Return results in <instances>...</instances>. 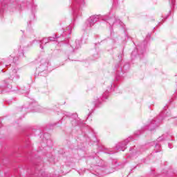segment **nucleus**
Segmentation results:
<instances>
[{
  "label": "nucleus",
  "mask_w": 177,
  "mask_h": 177,
  "mask_svg": "<svg viewBox=\"0 0 177 177\" xmlns=\"http://www.w3.org/2000/svg\"><path fill=\"white\" fill-rule=\"evenodd\" d=\"M99 20V16H92L90 17L85 22L84 27L86 30H89L95 23Z\"/></svg>",
  "instance_id": "1"
},
{
  "label": "nucleus",
  "mask_w": 177,
  "mask_h": 177,
  "mask_svg": "<svg viewBox=\"0 0 177 177\" xmlns=\"http://www.w3.org/2000/svg\"><path fill=\"white\" fill-rule=\"evenodd\" d=\"M106 23H109V26H114V24H120L122 26V22L120 19H117L115 17H109L104 19Z\"/></svg>",
  "instance_id": "2"
},
{
  "label": "nucleus",
  "mask_w": 177,
  "mask_h": 177,
  "mask_svg": "<svg viewBox=\"0 0 177 177\" xmlns=\"http://www.w3.org/2000/svg\"><path fill=\"white\" fill-rule=\"evenodd\" d=\"M50 64H49V61L48 59H43L40 60V64H39V71H45L46 70H48V67H49Z\"/></svg>",
  "instance_id": "3"
},
{
  "label": "nucleus",
  "mask_w": 177,
  "mask_h": 177,
  "mask_svg": "<svg viewBox=\"0 0 177 177\" xmlns=\"http://www.w3.org/2000/svg\"><path fill=\"white\" fill-rule=\"evenodd\" d=\"M129 142V138H127L124 141H123L122 143L118 144L116 146L117 150H120L121 151H124V150L127 149V145H128Z\"/></svg>",
  "instance_id": "4"
},
{
  "label": "nucleus",
  "mask_w": 177,
  "mask_h": 177,
  "mask_svg": "<svg viewBox=\"0 0 177 177\" xmlns=\"http://www.w3.org/2000/svg\"><path fill=\"white\" fill-rule=\"evenodd\" d=\"M10 78L11 80H19V78H20V75L19 74V68H15L13 69Z\"/></svg>",
  "instance_id": "5"
},
{
  "label": "nucleus",
  "mask_w": 177,
  "mask_h": 177,
  "mask_svg": "<svg viewBox=\"0 0 177 177\" xmlns=\"http://www.w3.org/2000/svg\"><path fill=\"white\" fill-rule=\"evenodd\" d=\"M48 42H49V39L44 37L42 40L40 41V48H41V49H44V47H42V45H44V44H48Z\"/></svg>",
  "instance_id": "6"
},
{
  "label": "nucleus",
  "mask_w": 177,
  "mask_h": 177,
  "mask_svg": "<svg viewBox=\"0 0 177 177\" xmlns=\"http://www.w3.org/2000/svg\"><path fill=\"white\" fill-rule=\"evenodd\" d=\"M155 124H156V121L153 120V121L150 123V124H149L148 129H149L150 131H153V129H154V128H156Z\"/></svg>",
  "instance_id": "7"
},
{
  "label": "nucleus",
  "mask_w": 177,
  "mask_h": 177,
  "mask_svg": "<svg viewBox=\"0 0 177 177\" xmlns=\"http://www.w3.org/2000/svg\"><path fill=\"white\" fill-rule=\"evenodd\" d=\"M82 41L81 39L76 40V45L72 46V48H75V49H78V48H80V46H81Z\"/></svg>",
  "instance_id": "8"
},
{
  "label": "nucleus",
  "mask_w": 177,
  "mask_h": 177,
  "mask_svg": "<svg viewBox=\"0 0 177 177\" xmlns=\"http://www.w3.org/2000/svg\"><path fill=\"white\" fill-rule=\"evenodd\" d=\"M75 2L79 5H85V0H75Z\"/></svg>",
  "instance_id": "9"
},
{
  "label": "nucleus",
  "mask_w": 177,
  "mask_h": 177,
  "mask_svg": "<svg viewBox=\"0 0 177 177\" xmlns=\"http://www.w3.org/2000/svg\"><path fill=\"white\" fill-rule=\"evenodd\" d=\"M57 38V36L56 35H54V37H48V41L50 42V41H55Z\"/></svg>",
  "instance_id": "10"
},
{
  "label": "nucleus",
  "mask_w": 177,
  "mask_h": 177,
  "mask_svg": "<svg viewBox=\"0 0 177 177\" xmlns=\"http://www.w3.org/2000/svg\"><path fill=\"white\" fill-rule=\"evenodd\" d=\"M102 97H103L104 99H108V97H109V93L105 92V93L102 95Z\"/></svg>",
  "instance_id": "11"
},
{
  "label": "nucleus",
  "mask_w": 177,
  "mask_h": 177,
  "mask_svg": "<svg viewBox=\"0 0 177 177\" xmlns=\"http://www.w3.org/2000/svg\"><path fill=\"white\" fill-rule=\"evenodd\" d=\"M160 117H166L167 116V111H163L160 115Z\"/></svg>",
  "instance_id": "12"
},
{
  "label": "nucleus",
  "mask_w": 177,
  "mask_h": 177,
  "mask_svg": "<svg viewBox=\"0 0 177 177\" xmlns=\"http://www.w3.org/2000/svg\"><path fill=\"white\" fill-rule=\"evenodd\" d=\"M71 28H73V26H70L67 28V30H68V33L71 34Z\"/></svg>",
  "instance_id": "13"
},
{
  "label": "nucleus",
  "mask_w": 177,
  "mask_h": 177,
  "mask_svg": "<svg viewBox=\"0 0 177 177\" xmlns=\"http://www.w3.org/2000/svg\"><path fill=\"white\" fill-rule=\"evenodd\" d=\"M5 64V59H2L0 60V66Z\"/></svg>",
  "instance_id": "14"
},
{
  "label": "nucleus",
  "mask_w": 177,
  "mask_h": 177,
  "mask_svg": "<svg viewBox=\"0 0 177 177\" xmlns=\"http://www.w3.org/2000/svg\"><path fill=\"white\" fill-rule=\"evenodd\" d=\"M136 52H138V50H134L131 53V56H135V53H136Z\"/></svg>",
  "instance_id": "15"
},
{
  "label": "nucleus",
  "mask_w": 177,
  "mask_h": 177,
  "mask_svg": "<svg viewBox=\"0 0 177 177\" xmlns=\"http://www.w3.org/2000/svg\"><path fill=\"white\" fill-rule=\"evenodd\" d=\"M163 138L162 137H159L158 138V142H161V140H162Z\"/></svg>",
  "instance_id": "16"
},
{
  "label": "nucleus",
  "mask_w": 177,
  "mask_h": 177,
  "mask_svg": "<svg viewBox=\"0 0 177 177\" xmlns=\"http://www.w3.org/2000/svg\"><path fill=\"white\" fill-rule=\"evenodd\" d=\"M41 177H48V174L44 173V174H42Z\"/></svg>",
  "instance_id": "17"
},
{
  "label": "nucleus",
  "mask_w": 177,
  "mask_h": 177,
  "mask_svg": "<svg viewBox=\"0 0 177 177\" xmlns=\"http://www.w3.org/2000/svg\"><path fill=\"white\" fill-rule=\"evenodd\" d=\"M156 149H160V145L156 144Z\"/></svg>",
  "instance_id": "18"
},
{
  "label": "nucleus",
  "mask_w": 177,
  "mask_h": 177,
  "mask_svg": "<svg viewBox=\"0 0 177 177\" xmlns=\"http://www.w3.org/2000/svg\"><path fill=\"white\" fill-rule=\"evenodd\" d=\"M168 147H169V149H172V146H171V144H169Z\"/></svg>",
  "instance_id": "19"
},
{
  "label": "nucleus",
  "mask_w": 177,
  "mask_h": 177,
  "mask_svg": "<svg viewBox=\"0 0 177 177\" xmlns=\"http://www.w3.org/2000/svg\"><path fill=\"white\" fill-rule=\"evenodd\" d=\"M99 172H100V170H97V174H99Z\"/></svg>",
  "instance_id": "20"
},
{
  "label": "nucleus",
  "mask_w": 177,
  "mask_h": 177,
  "mask_svg": "<svg viewBox=\"0 0 177 177\" xmlns=\"http://www.w3.org/2000/svg\"><path fill=\"white\" fill-rule=\"evenodd\" d=\"M96 167H100V165L97 164Z\"/></svg>",
  "instance_id": "21"
},
{
  "label": "nucleus",
  "mask_w": 177,
  "mask_h": 177,
  "mask_svg": "<svg viewBox=\"0 0 177 177\" xmlns=\"http://www.w3.org/2000/svg\"><path fill=\"white\" fill-rule=\"evenodd\" d=\"M156 153H158V151H156Z\"/></svg>",
  "instance_id": "22"
},
{
  "label": "nucleus",
  "mask_w": 177,
  "mask_h": 177,
  "mask_svg": "<svg viewBox=\"0 0 177 177\" xmlns=\"http://www.w3.org/2000/svg\"><path fill=\"white\" fill-rule=\"evenodd\" d=\"M94 169H96V167H94Z\"/></svg>",
  "instance_id": "23"
},
{
  "label": "nucleus",
  "mask_w": 177,
  "mask_h": 177,
  "mask_svg": "<svg viewBox=\"0 0 177 177\" xmlns=\"http://www.w3.org/2000/svg\"><path fill=\"white\" fill-rule=\"evenodd\" d=\"M48 142H50V140H48Z\"/></svg>",
  "instance_id": "24"
}]
</instances>
